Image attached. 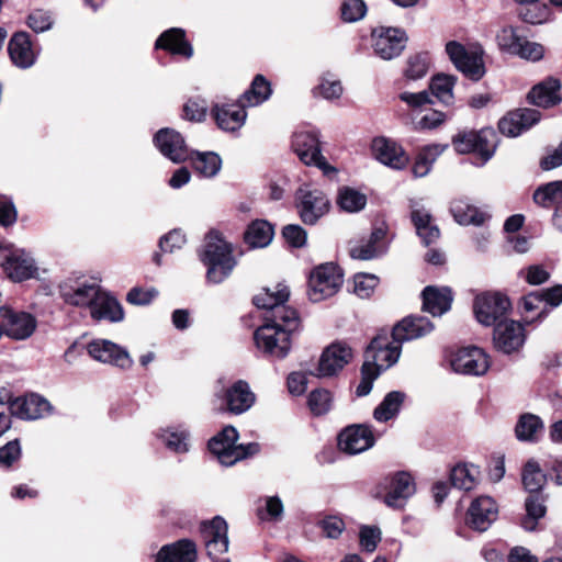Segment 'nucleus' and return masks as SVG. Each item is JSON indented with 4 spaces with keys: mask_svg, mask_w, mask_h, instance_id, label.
Segmentation results:
<instances>
[{
    "mask_svg": "<svg viewBox=\"0 0 562 562\" xmlns=\"http://www.w3.org/2000/svg\"><path fill=\"white\" fill-rule=\"evenodd\" d=\"M199 257L207 267L206 278L212 283H220L225 280L236 265L232 245L216 232L206 236Z\"/></svg>",
    "mask_w": 562,
    "mask_h": 562,
    "instance_id": "1",
    "label": "nucleus"
},
{
    "mask_svg": "<svg viewBox=\"0 0 562 562\" xmlns=\"http://www.w3.org/2000/svg\"><path fill=\"white\" fill-rule=\"evenodd\" d=\"M299 326H290L286 322L265 319L257 328L254 339L258 349L276 358H284L291 349V334Z\"/></svg>",
    "mask_w": 562,
    "mask_h": 562,
    "instance_id": "2",
    "label": "nucleus"
},
{
    "mask_svg": "<svg viewBox=\"0 0 562 562\" xmlns=\"http://www.w3.org/2000/svg\"><path fill=\"white\" fill-rule=\"evenodd\" d=\"M290 292L284 284L265 288L254 296V304L258 308L267 310L265 319L286 322L290 326H300L297 312L285 303Z\"/></svg>",
    "mask_w": 562,
    "mask_h": 562,
    "instance_id": "3",
    "label": "nucleus"
},
{
    "mask_svg": "<svg viewBox=\"0 0 562 562\" xmlns=\"http://www.w3.org/2000/svg\"><path fill=\"white\" fill-rule=\"evenodd\" d=\"M237 430L233 426H227L209 441V449L226 467H231L259 451L258 443L237 445Z\"/></svg>",
    "mask_w": 562,
    "mask_h": 562,
    "instance_id": "4",
    "label": "nucleus"
},
{
    "mask_svg": "<svg viewBox=\"0 0 562 562\" xmlns=\"http://www.w3.org/2000/svg\"><path fill=\"white\" fill-rule=\"evenodd\" d=\"M292 149L306 166H315L323 175L334 178L337 169L322 155L318 134L314 131H299L292 136Z\"/></svg>",
    "mask_w": 562,
    "mask_h": 562,
    "instance_id": "5",
    "label": "nucleus"
},
{
    "mask_svg": "<svg viewBox=\"0 0 562 562\" xmlns=\"http://www.w3.org/2000/svg\"><path fill=\"white\" fill-rule=\"evenodd\" d=\"M0 266L14 282H21L37 274V267L30 252L7 241L0 243Z\"/></svg>",
    "mask_w": 562,
    "mask_h": 562,
    "instance_id": "6",
    "label": "nucleus"
},
{
    "mask_svg": "<svg viewBox=\"0 0 562 562\" xmlns=\"http://www.w3.org/2000/svg\"><path fill=\"white\" fill-rule=\"evenodd\" d=\"M342 282V273L336 265H321L310 274L308 297L313 302H321L331 297L339 291Z\"/></svg>",
    "mask_w": 562,
    "mask_h": 562,
    "instance_id": "7",
    "label": "nucleus"
},
{
    "mask_svg": "<svg viewBox=\"0 0 562 562\" xmlns=\"http://www.w3.org/2000/svg\"><path fill=\"white\" fill-rule=\"evenodd\" d=\"M446 52L456 68L470 79L477 81L484 76L482 49H467L462 44L451 41L446 44Z\"/></svg>",
    "mask_w": 562,
    "mask_h": 562,
    "instance_id": "8",
    "label": "nucleus"
},
{
    "mask_svg": "<svg viewBox=\"0 0 562 562\" xmlns=\"http://www.w3.org/2000/svg\"><path fill=\"white\" fill-rule=\"evenodd\" d=\"M329 200L319 189L302 186L296 192V207L301 220L314 225L329 211Z\"/></svg>",
    "mask_w": 562,
    "mask_h": 562,
    "instance_id": "9",
    "label": "nucleus"
},
{
    "mask_svg": "<svg viewBox=\"0 0 562 562\" xmlns=\"http://www.w3.org/2000/svg\"><path fill=\"white\" fill-rule=\"evenodd\" d=\"M400 342L389 337L387 333L383 331L378 334L368 346L364 353V362L376 367L379 374L394 363L397 362L401 356Z\"/></svg>",
    "mask_w": 562,
    "mask_h": 562,
    "instance_id": "10",
    "label": "nucleus"
},
{
    "mask_svg": "<svg viewBox=\"0 0 562 562\" xmlns=\"http://www.w3.org/2000/svg\"><path fill=\"white\" fill-rule=\"evenodd\" d=\"M371 37L374 54L384 60L398 57L407 42L406 33L397 27H376L372 31Z\"/></svg>",
    "mask_w": 562,
    "mask_h": 562,
    "instance_id": "11",
    "label": "nucleus"
},
{
    "mask_svg": "<svg viewBox=\"0 0 562 562\" xmlns=\"http://www.w3.org/2000/svg\"><path fill=\"white\" fill-rule=\"evenodd\" d=\"M227 524L222 517L202 524L201 532L209 557L214 562H228L224 557L228 550Z\"/></svg>",
    "mask_w": 562,
    "mask_h": 562,
    "instance_id": "12",
    "label": "nucleus"
},
{
    "mask_svg": "<svg viewBox=\"0 0 562 562\" xmlns=\"http://www.w3.org/2000/svg\"><path fill=\"white\" fill-rule=\"evenodd\" d=\"M509 307V300L499 293L480 294L475 297L473 306L477 322L484 326H496Z\"/></svg>",
    "mask_w": 562,
    "mask_h": 562,
    "instance_id": "13",
    "label": "nucleus"
},
{
    "mask_svg": "<svg viewBox=\"0 0 562 562\" xmlns=\"http://www.w3.org/2000/svg\"><path fill=\"white\" fill-rule=\"evenodd\" d=\"M450 364L457 373L483 375L487 372L491 363L488 355L483 349L467 347L452 355Z\"/></svg>",
    "mask_w": 562,
    "mask_h": 562,
    "instance_id": "14",
    "label": "nucleus"
},
{
    "mask_svg": "<svg viewBox=\"0 0 562 562\" xmlns=\"http://www.w3.org/2000/svg\"><path fill=\"white\" fill-rule=\"evenodd\" d=\"M1 317L2 335L4 334L14 340L27 339L36 329V319L30 313L2 307Z\"/></svg>",
    "mask_w": 562,
    "mask_h": 562,
    "instance_id": "15",
    "label": "nucleus"
},
{
    "mask_svg": "<svg viewBox=\"0 0 562 562\" xmlns=\"http://www.w3.org/2000/svg\"><path fill=\"white\" fill-rule=\"evenodd\" d=\"M88 353L97 361L122 369L131 368L133 360L123 347L106 339H94L87 345Z\"/></svg>",
    "mask_w": 562,
    "mask_h": 562,
    "instance_id": "16",
    "label": "nucleus"
},
{
    "mask_svg": "<svg viewBox=\"0 0 562 562\" xmlns=\"http://www.w3.org/2000/svg\"><path fill=\"white\" fill-rule=\"evenodd\" d=\"M352 349L345 342H334L322 353L316 375L329 378L336 375L352 359Z\"/></svg>",
    "mask_w": 562,
    "mask_h": 562,
    "instance_id": "17",
    "label": "nucleus"
},
{
    "mask_svg": "<svg viewBox=\"0 0 562 562\" xmlns=\"http://www.w3.org/2000/svg\"><path fill=\"white\" fill-rule=\"evenodd\" d=\"M375 443L372 428L367 425H352L346 427L338 436V447L348 454H358Z\"/></svg>",
    "mask_w": 562,
    "mask_h": 562,
    "instance_id": "18",
    "label": "nucleus"
},
{
    "mask_svg": "<svg viewBox=\"0 0 562 562\" xmlns=\"http://www.w3.org/2000/svg\"><path fill=\"white\" fill-rule=\"evenodd\" d=\"M154 143L159 151L175 164L183 162L190 157L184 138L172 128H160L154 136Z\"/></svg>",
    "mask_w": 562,
    "mask_h": 562,
    "instance_id": "19",
    "label": "nucleus"
},
{
    "mask_svg": "<svg viewBox=\"0 0 562 562\" xmlns=\"http://www.w3.org/2000/svg\"><path fill=\"white\" fill-rule=\"evenodd\" d=\"M373 157L381 164L396 170H401L408 165L409 157L395 140L380 136L375 137L371 144Z\"/></svg>",
    "mask_w": 562,
    "mask_h": 562,
    "instance_id": "20",
    "label": "nucleus"
},
{
    "mask_svg": "<svg viewBox=\"0 0 562 562\" xmlns=\"http://www.w3.org/2000/svg\"><path fill=\"white\" fill-rule=\"evenodd\" d=\"M493 340L496 349L504 353H512L525 344V328L516 321L499 322L494 328Z\"/></svg>",
    "mask_w": 562,
    "mask_h": 562,
    "instance_id": "21",
    "label": "nucleus"
},
{
    "mask_svg": "<svg viewBox=\"0 0 562 562\" xmlns=\"http://www.w3.org/2000/svg\"><path fill=\"white\" fill-rule=\"evenodd\" d=\"M497 515L498 507L495 501L490 496H480L471 503L467 522L477 531H485L496 520Z\"/></svg>",
    "mask_w": 562,
    "mask_h": 562,
    "instance_id": "22",
    "label": "nucleus"
},
{
    "mask_svg": "<svg viewBox=\"0 0 562 562\" xmlns=\"http://www.w3.org/2000/svg\"><path fill=\"white\" fill-rule=\"evenodd\" d=\"M540 119L541 114L538 110L518 109L499 120L498 130L506 136L515 137L538 123Z\"/></svg>",
    "mask_w": 562,
    "mask_h": 562,
    "instance_id": "23",
    "label": "nucleus"
},
{
    "mask_svg": "<svg viewBox=\"0 0 562 562\" xmlns=\"http://www.w3.org/2000/svg\"><path fill=\"white\" fill-rule=\"evenodd\" d=\"M223 397L226 409L235 415L249 411L256 402L255 393L251 391L248 382L244 380H237L228 386Z\"/></svg>",
    "mask_w": 562,
    "mask_h": 562,
    "instance_id": "24",
    "label": "nucleus"
},
{
    "mask_svg": "<svg viewBox=\"0 0 562 562\" xmlns=\"http://www.w3.org/2000/svg\"><path fill=\"white\" fill-rule=\"evenodd\" d=\"M434 324L424 316H408L397 323L392 330V338L401 345L404 341L418 339L431 333Z\"/></svg>",
    "mask_w": 562,
    "mask_h": 562,
    "instance_id": "25",
    "label": "nucleus"
},
{
    "mask_svg": "<svg viewBox=\"0 0 562 562\" xmlns=\"http://www.w3.org/2000/svg\"><path fill=\"white\" fill-rule=\"evenodd\" d=\"M415 493V483L409 473L398 472L390 479L389 491L384 503L390 507H402L405 501Z\"/></svg>",
    "mask_w": 562,
    "mask_h": 562,
    "instance_id": "26",
    "label": "nucleus"
},
{
    "mask_svg": "<svg viewBox=\"0 0 562 562\" xmlns=\"http://www.w3.org/2000/svg\"><path fill=\"white\" fill-rule=\"evenodd\" d=\"M90 315L95 321L117 323L123 321L124 312L115 297L100 289L90 308Z\"/></svg>",
    "mask_w": 562,
    "mask_h": 562,
    "instance_id": "27",
    "label": "nucleus"
},
{
    "mask_svg": "<svg viewBox=\"0 0 562 562\" xmlns=\"http://www.w3.org/2000/svg\"><path fill=\"white\" fill-rule=\"evenodd\" d=\"M561 82L557 78H547L536 85L528 93L527 98L533 105L540 108H551L561 102Z\"/></svg>",
    "mask_w": 562,
    "mask_h": 562,
    "instance_id": "28",
    "label": "nucleus"
},
{
    "mask_svg": "<svg viewBox=\"0 0 562 562\" xmlns=\"http://www.w3.org/2000/svg\"><path fill=\"white\" fill-rule=\"evenodd\" d=\"M50 408L49 402L37 394L16 398L11 403L12 413L22 419L42 418L50 412Z\"/></svg>",
    "mask_w": 562,
    "mask_h": 562,
    "instance_id": "29",
    "label": "nucleus"
},
{
    "mask_svg": "<svg viewBox=\"0 0 562 562\" xmlns=\"http://www.w3.org/2000/svg\"><path fill=\"white\" fill-rule=\"evenodd\" d=\"M423 310L432 316H441L448 312L452 303V294L448 288L426 286L422 293Z\"/></svg>",
    "mask_w": 562,
    "mask_h": 562,
    "instance_id": "30",
    "label": "nucleus"
},
{
    "mask_svg": "<svg viewBox=\"0 0 562 562\" xmlns=\"http://www.w3.org/2000/svg\"><path fill=\"white\" fill-rule=\"evenodd\" d=\"M8 49L12 63L20 68H29L35 61L31 40L26 32L15 33L9 42Z\"/></svg>",
    "mask_w": 562,
    "mask_h": 562,
    "instance_id": "31",
    "label": "nucleus"
},
{
    "mask_svg": "<svg viewBox=\"0 0 562 562\" xmlns=\"http://www.w3.org/2000/svg\"><path fill=\"white\" fill-rule=\"evenodd\" d=\"M246 106L236 104H223L216 105L213 109L214 119L220 128L227 132H235L239 130L246 120L247 113Z\"/></svg>",
    "mask_w": 562,
    "mask_h": 562,
    "instance_id": "32",
    "label": "nucleus"
},
{
    "mask_svg": "<svg viewBox=\"0 0 562 562\" xmlns=\"http://www.w3.org/2000/svg\"><path fill=\"white\" fill-rule=\"evenodd\" d=\"M195 544L188 539L164 546L156 557V562H195Z\"/></svg>",
    "mask_w": 562,
    "mask_h": 562,
    "instance_id": "33",
    "label": "nucleus"
},
{
    "mask_svg": "<svg viewBox=\"0 0 562 562\" xmlns=\"http://www.w3.org/2000/svg\"><path fill=\"white\" fill-rule=\"evenodd\" d=\"M155 47L166 49L171 54L182 55L186 58H190L193 55V48L186 40L184 31L178 27L165 31L157 38Z\"/></svg>",
    "mask_w": 562,
    "mask_h": 562,
    "instance_id": "34",
    "label": "nucleus"
},
{
    "mask_svg": "<svg viewBox=\"0 0 562 562\" xmlns=\"http://www.w3.org/2000/svg\"><path fill=\"white\" fill-rule=\"evenodd\" d=\"M100 289L99 285L93 283H82L76 288L64 285L61 288V296L70 305L88 307L90 310Z\"/></svg>",
    "mask_w": 562,
    "mask_h": 562,
    "instance_id": "35",
    "label": "nucleus"
},
{
    "mask_svg": "<svg viewBox=\"0 0 562 562\" xmlns=\"http://www.w3.org/2000/svg\"><path fill=\"white\" fill-rule=\"evenodd\" d=\"M405 397V393L401 391L389 392L382 402L374 408V419L380 423H385L396 417L401 411Z\"/></svg>",
    "mask_w": 562,
    "mask_h": 562,
    "instance_id": "36",
    "label": "nucleus"
},
{
    "mask_svg": "<svg viewBox=\"0 0 562 562\" xmlns=\"http://www.w3.org/2000/svg\"><path fill=\"white\" fill-rule=\"evenodd\" d=\"M274 235L272 225L265 220L251 222L245 232V241L252 248L267 247Z\"/></svg>",
    "mask_w": 562,
    "mask_h": 562,
    "instance_id": "37",
    "label": "nucleus"
},
{
    "mask_svg": "<svg viewBox=\"0 0 562 562\" xmlns=\"http://www.w3.org/2000/svg\"><path fill=\"white\" fill-rule=\"evenodd\" d=\"M192 161L194 170L204 178L215 177L222 167L221 157L213 151L205 153H190L189 157Z\"/></svg>",
    "mask_w": 562,
    "mask_h": 562,
    "instance_id": "38",
    "label": "nucleus"
},
{
    "mask_svg": "<svg viewBox=\"0 0 562 562\" xmlns=\"http://www.w3.org/2000/svg\"><path fill=\"white\" fill-rule=\"evenodd\" d=\"M544 425L541 418L535 414H522L515 427L516 437L520 441H536L543 432Z\"/></svg>",
    "mask_w": 562,
    "mask_h": 562,
    "instance_id": "39",
    "label": "nucleus"
},
{
    "mask_svg": "<svg viewBox=\"0 0 562 562\" xmlns=\"http://www.w3.org/2000/svg\"><path fill=\"white\" fill-rule=\"evenodd\" d=\"M451 213L461 225H482L488 215L463 200H457L451 204Z\"/></svg>",
    "mask_w": 562,
    "mask_h": 562,
    "instance_id": "40",
    "label": "nucleus"
},
{
    "mask_svg": "<svg viewBox=\"0 0 562 562\" xmlns=\"http://www.w3.org/2000/svg\"><path fill=\"white\" fill-rule=\"evenodd\" d=\"M189 431L181 427H168L161 429L158 434V438L164 445L176 453L189 451Z\"/></svg>",
    "mask_w": 562,
    "mask_h": 562,
    "instance_id": "41",
    "label": "nucleus"
},
{
    "mask_svg": "<svg viewBox=\"0 0 562 562\" xmlns=\"http://www.w3.org/2000/svg\"><path fill=\"white\" fill-rule=\"evenodd\" d=\"M412 221L418 236L423 239L425 245L435 243L439 238V228L431 224V216L427 211L419 209L413 210Z\"/></svg>",
    "mask_w": 562,
    "mask_h": 562,
    "instance_id": "42",
    "label": "nucleus"
},
{
    "mask_svg": "<svg viewBox=\"0 0 562 562\" xmlns=\"http://www.w3.org/2000/svg\"><path fill=\"white\" fill-rule=\"evenodd\" d=\"M271 94L270 83L263 76L257 75L250 88L239 99L243 106H256L265 102Z\"/></svg>",
    "mask_w": 562,
    "mask_h": 562,
    "instance_id": "43",
    "label": "nucleus"
},
{
    "mask_svg": "<svg viewBox=\"0 0 562 562\" xmlns=\"http://www.w3.org/2000/svg\"><path fill=\"white\" fill-rule=\"evenodd\" d=\"M533 201L542 207L562 204V180L548 182L539 187L533 193Z\"/></svg>",
    "mask_w": 562,
    "mask_h": 562,
    "instance_id": "44",
    "label": "nucleus"
},
{
    "mask_svg": "<svg viewBox=\"0 0 562 562\" xmlns=\"http://www.w3.org/2000/svg\"><path fill=\"white\" fill-rule=\"evenodd\" d=\"M480 470L474 464H459L451 471V483L454 487L471 491L477 482Z\"/></svg>",
    "mask_w": 562,
    "mask_h": 562,
    "instance_id": "45",
    "label": "nucleus"
},
{
    "mask_svg": "<svg viewBox=\"0 0 562 562\" xmlns=\"http://www.w3.org/2000/svg\"><path fill=\"white\" fill-rule=\"evenodd\" d=\"M443 147L440 145H429L424 147L415 158L412 171L415 177L422 178L429 173L432 164L442 154Z\"/></svg>",
    "mask_w": 562,
    "mask_h": 562,
    "instance_id": "46",
    "label": "nucleus"
},
{
    "mask_svg": "<svg viewBox=\"0 0 562 562\" xmlns=\"http://www.w3.org/2000/svg\"><path fill=\"white\" fill-rule=\"evenodd\" d=\"M337 204L346 212L356 213L364 209L367 195L356 189L344 187L338 192Z\"/></svg>",
    "mask_w": 562,
    "mask_h": 562,
    "instance_id": "47",
    "label": "nucleus"
},
{
    "mask_svg": "<svg viewBox=\"0 0 562 562\" xmlns=\"http://www.w3.org/2000/svg\"><path fill=\"white\" fill-rule=\"evenodd\" d=\"M456 78L450 75L440 74L435 76L430 82L431 93L445 104H451L453 102V87Z\"/></svg>",
    "mask_w": 562,
    "mask_h": 562,
    "instance_id": "48",
    "label": "nucleus"
},
{
    "mask_svg": "<svg viewBox=\"0 0 562 562\" xmlns=\"http://www.w3.org/2000/svg\"><path fill=\"white\" fill-rule=\"evenodd\" d=\"M476 140L474 153L479 154L482 164H485L495 153L497 142L496 132L491 127L482 128L477 131Z\"/></svg>",
    "mask_w": 562,
    "mask_h": 562,
    "instance_id": "49",
    "label": "nucleus"
},
{
    "mask_svg": "<svg viewBox=\"0 0 562 562\" xmlns=\"http://www.w3.org/2000/svg\"><path fill=\"white\" fill-rule=\"evenodd\" d=\"M526 512L527 515L521 522L522 527L527 531H533L538 520L546 515V506L538 495H530L526 499Z\"/></svg>",
    "mask_w": 562,
    "mask_h": 562,
    "instance_id": "50",
    "label": "nucleus"
},
{
    "mask_svg": "<svg viewBox=\"0 0 562 562\" xmlns=\"http://www.w3.org/2000/svg\"><path fill=\"white\" fill-rule=\"evenodd\" d=\"M522 483L530 493L538 492L546 483V475L542 473L536 461H528L522 472Z\"/></svg>",
    "mask_w": 562,
    "mask_h": 562,
    "instance_id": "51",
    "label": "nucleus"
},
{
    "mask_svg": "<svg viewBox=\"0 0 562 562\" xmlns=\"http://www.w3.org/2000/svg\"><path fill=\"white\" fill-rule=\"evenodd\" d=\"M383 252L384 248L382 246H375L368 238L352 244L349 249L351 258L359 260H371Z\"/></svg>",
    "mask_w": 562,
    "mask_h": 562,
    "instance_id": "52",
    "label": "nucleus"
},
{
    "mask_svg": "<svg viewBox=\"0 0 562 562\" xmlns=\"http://www.w3.org/2000/svg\"><path fill=\"white\" fill-rule=\"evenodd\" d=\"M522 38L513 26L503 27L496 35L498 47L513 55L519 49Z\"/></svg>",
    "mask_w": 562,
    "mask_h": 562,
    "instance_id": "53",
    "label": "nucleus"
},
{
    "mask_svg": "<svg viewBox=\"0 0 562 562\" xmlns=\"http://www.w3.org/2000/svg\"><path fill=\"white\" fill-rule=\"evenodd\" d=\"M331 404L333 396L328 390H314L308 396V406L314 415L326 414L331 408Z\"/></svg>",
    "mask_w": 562,
    "mask_h": 562,
    "instance_id": "54",
    "label": "nucleus"
},
{
    "mask_svg": "<svg viewBox=\"0 0 562 562\" xmlns=\"http://www.w3.org/2000/svg\"><path fill=\"white\" fill-rule=\"evenodd\" d=\"M26 24L35 33H42L52 29L54 19L49 11L35 9L27 15Z\"/></svg>",
    "mask_w": 562,
    "mask_h": 562,
    "instance_id": "55",
    "label": "nucleus"
},
{
    "mask_svg": "<svg viewBox=\"0 0 562 562\" xmlns=\"http://www.w3.org/2000/svg\"><path fill=\"white\" fill-rule=\"evenodd\" d=\"M378 284V277L371 273L360 272L353 277V292L361 299L369 297Z\"/></svg>",
    "mask_w": 562,
    "mask_h": 562,
    "instance_id": "56",
    "label": "nucleus"
},
{
    "mask_svg": "<svg viewBox=\"0 0 562 562\" xmlns=\"http://www.w3.org/2000/svg\"><path fill=\"white\" fill-rule=\"evenodd\" d=\"M340 10L344 21L356 22L364 16L367 5L362 0H345Z\"/></svg>",
    "mask_w": 562,
    "mask_h": 562,
    "instance_id": "57",
    "label": "nucleus"
},
{
    "mask_svg": "<svg viewBox=\"0 0 562 562\" xmlns=\"http://www.w3.org/2000/svg\"><path fill=\"white\" fill-rule=\"evenodd\" d=\"M428 70V60L425 55H415L408 58L407 67L405 69V77L407 79L417 80L423 78Z\"/></svg>",
    "mask_w": 562,
    "mask_h": 562,
    "instance_id": "58",
    "label": "nucleus"
},
{
    "mask_svg": "<svg viewBox=\"0 0 562 562\" xmlns=\"http://www.w3.org/2000/svg\"><path fill=\"white\" fill-rule=\"evenodd\" d=\"M379 370L376 367L371 366L369 363H363L361 368V381L356 389V394L358 396L368 395L373 385V381L379 376Z\"/></svg>",
    "mask_w": 562,
    "mask_h": 562,
    "instance_id": "59",
    "label": "nucleus"
},
{
    "mask_svg": "<svg viewBox=\"0 0 562 562\" xmlns=\"http://www.w3.org/2000/svg\"><path fill=\"white\" fill-rule=\"evenodd\" d=\"M360 546L367 552H373L381 540V531L378 527L362 526L359 532Z\"/></svg>",
    "mask_w": 562,
    "mask_h": 562,
    "instance_id": "60",
    "label": "nucleus"
},
{
    "mask_svg": "<svg viewBox=\"0 0 562 562\" xmlns=\"http://www.w3.org/2000/svg\"><path fill=\"white\" fill-rule=\"evenodd\" d=\"M477 131H469L453 137L454 149L460 154H469L475 150Z\"/></svg>",
    "mask_w": 562,
    "mask_h": 562,
    "instance_id": "61",
    "label": "nucleus"
},
{
    "mask_svg": "<svg viewBox=\"0 0 562 562\" xmlns=\"http://www.w3.org/2000/svg\"><path fill=\"white\" fill-rule=\"evenodd\" d=\"M515 55L524 59L537 61L543 57L544 48L539 43L529 42L526 38H522L519 45V49L515 53Z\"/></svg>",
    "mask_w": 562,
    "mask_h": 562,
    "instance_id": "62",
    "label": "nucleus"
},
{
    "mask_svg": "<svg viewBox=\"0 0 562 562\" xmlns=\"http://www.w3.org/2000/svg\"><path fill=\"white\" fill-rule=\"evenodd\" d=\"M525 312H539L538 318L547 316L550 310L546 308L540 291H535L522 297Z\"/></svg>",
    "mask_w": 562,
    "mask_h": 562,
    "instance_id": "63",
    "label": "nucleus"
},
{
    "mask_svg": "<svg viewBox=\"0 0 562 562\" xmlns=\"http://www.w3.org/2000/svg\"><path fill=\"white\" fill-rule=\"evenodd\" d=\"M282 235L285 241L292 247L300 248L306 244V232L300 225H286L282 231Z\"/></svg>",
    "mask_w": 562,
    "mask_h": 562,
    "instance_id": "64",
    "label": "nucleus"
}]
</instances>
